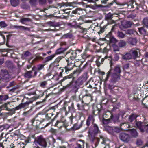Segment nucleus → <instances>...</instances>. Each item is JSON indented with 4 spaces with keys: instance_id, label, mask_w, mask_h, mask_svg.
<instances>
[{
    "instance_id": "obj_1",
    "label": "nucleus",
    "mask_w": 148,
    "mask_h": 148,
    "mask_svg": "<svg viewBox=\"0 0 148 148\" xmlns=\"http://www.w3.org/2000/svg\"><path fill=\"white\" fill-rule=\"evenodd\" d=\"M93 127L94 130H92L90 128H89L88 131V136L91 142L95 145V147L97 146L99 142L100 141L102 145L105 146H108L110 143V141L108 139L102 136H100V139L95 137L96 135L100 132L99 130L98 125L95 123L93 124Z\"/></svg>"
},
{
    "instance_id": "obj_2",
    "label": "nucleus",
    "mask_w": 148,
    "mask_h": 148,
    "mask_svg": "<svg viewBox=\"0 0 148 148\" xmlns=\"http://www.w3.org/2000/svg\"><path fill=\"white\" fill-rule=\"evenodd\" d=\"M27 99L26 97H24L22 100V103L16 107V109L20 110L24 108H27L29 104L32 103L33 101L29 100L25 102Z\"/></svg>"
},
{
    "instance_id": "obj_3",
    "label": "nucleus",
    "mask_w": 148,
    "mask_h": 148,
    "mask_svg": "<svg viewBox=\"0 0 148 148\" xmlns=\"http://www.w3.org/2000/svg\"><path fill=\"white\" fill-rule=\"evenodd\" d=\"M81 25V23H77L76 21H74L72 23H69V25L71 27L75 28H80V32L83 34H85L87 33L88 31L89 30V28H84L82 27H81L80 26V25Z\"/></svg>"
},
{
    "instance_id": "obj_4",
    "label": "nucleus",
    "mask_w": 148,
    "mask_h": 148,
    "mask_svg": "<svg viewBox=\"0 0 148 148\" xmlns=\"http://www.w3.org/2000/svg\"><path fill=\"white\" fill-rule=\"evenodd\" d=\"M33 145H39L43 147H45L47 146V143L45 140L41 136H38L34 142Z\"/></svg>"
},
{
    "instance_id": "obj_5",
    "label": "nucleus",
    "mask_w": 148,
    "mask_h": 148,
    "mask_svg": "<svg viewBox=\"0 0 148 148\" xmlns=\"http://www.w3.org/2000/svg\"><path fill=\"white\" fill-rule=\"evenodd\" d=\"M119 138L121 141L125 143H128L131 141V138L129 135L124 132L119 134Z\"/></svg>"
},
{
    "instance_id": "obj_6",
    "label": "nucleus",
    "mask_w": 148,
    "mask_h": 148,
    "mask_svg": "<svg viewBox=\"0 0 148 148\" xmlns=\"http://www.w3.org/2000/svg\"><path fill=\"white\" fill-rule=\"evenodd\" d=\"M0 76L3 80L6 82L9 81L11 78L8 71L5 70H1Z\"/></svg>"
},
{
    "instance_id": "obj_7",
    "label": "nucleus",
    "mask_w": 148,
    "mask_h": 148,
    "mask_svg": "<svg viewBox=\"0 0 148 148\" xmlns=\"http://www.w3.org/2000/svg\"><path fill=\"white\" fill-rule=\"evenodd\" d=\"M37 72L35 70L34 68H32V70L27 71L25 74L24 76L27 78H30L36 77L37 75Z\"/></svg>"
},
{
    "instance_id": "obj_8",
    "label": "nucleus",
    "mask_w": 148,
    "mask_h": 148,
    "mask_svg": "<svg viewBox=\"0 0 148 148\" xmlns=\"http://www.w3.org/2000/svg\"><path fill=\"white\" fill-rule=\"evenodd\" d=\"M87 78V74H84L78 78L76 81V83L79 85H82L86 82Z\"/></svg>"
},
{
    "instance_id": "obj_9",
    "label": "nucleus",
    "mask_w": 148,
    "mask_h": 148,
    "mask_svg": "<svg viewBox=\"0 0 148 148\" xmlns=\"http://www.w3.org/2000/svg\"><path fill=\"white\" fill-rule=\"evenodd\" d=\"M2 146V148H14L15 147L13 143H11L10 147L8 145L10 144V141L7 139L4 140L2 143H0Z\"/></svg>"
},
{
    "instance_id": "obj_10",
    "label": "nucleus",
    "mask_w": 148,
    "mask_h": 148,
    "mask_svg": "<svg viewBox=\"0 0 148 148\" xmlns=\"http://www.w3.org/2000/svg\"><path fill=\"white\" fill-rule=\"evenodd\" d=\"M112 32H110L107 34L106 36V40L109 41L110 43H115L117 42V40L114 37L112 36Z\"/></svg>"
},
{
    "instance_id": "obj_11",
    "label": "nucleus",
    "mask_w": 148,
    "mask_h": 148,
    "mask_svg": "<svg viewBox=\"0 0 148 148\" xmlns=\"http://www.w3.org/2000/svg\"><path fill=\"white\" fill-rule=\"evenodd\" d=\"M86 94L83 96V99L85 102H89L92 100V95L87 92L86 90H85Z\"/></svg>"
},
{
    "instance_id": "obj_12",
    "label": "nucleus",
    "mask_w": 148,
    "mask_h": 148,
    "mask_svg": "<svg viewBox=\"0 0 148 148\" xmlns=\"http://www.w3.org/2000/svg\"><path fill=\"white\" fill-rule=\"evenodd\" d=\"M95 120L93 116L92 115H89L86 121V125L88 127L91 124L93 125V124H94V123Z\"/></svg>"
},
{
    "instance_id": "obj_13",
    "label": "nucleus",
    "mask_w": 148,
    "mask_h": 148,
    "mask_svg": "<svg viewBox=\"0 0 148 148\" xmlns=\"http://www.w3.org/2000/svg\"><path fill=\"white\" fill-rule=\"evenodd\" d=\"M120 74L113 73L111 76V82L113 83L116 82L120 79Z\"/></svg>"
},
{
    "instance_id": "obj_14",
    "label": "nucleus",
    "mask_w": 148,
    "mask_h": 148,
    "mask_svg": "<svg viewBox=\"0 0 148 148\" xmlns=\"http://www.w3.org/2000/svg\"><path fill=\"white\" fill-rule=\"evenodd\" d=\"M2 108L6 110H8L9 112L8 114L9 115H12L14 114L15 112V111L18 110L16 109V107L10 110H8V108L7 107L6 104H5L3 105L2 107Z\"/></svg>"
},
{
    "instance_id": "obj_15",
    "label": "nucleus",
    "mask_w": 148,
    "mask_h": 148,
    "mask_svg": "<svg viewBox=\"0 0 148 148\" xmlns=\"http://www.w3.org/2000/svg\"><path fill=\"white\" fill-rule=\"evenodd\" d=\"M59 5L60 6V8H61V10L64 11L65 13H66L68 14H69V13L70 12L69 11V8H67L65 9L62 8L64 6H67L69 5V3H59Z\"/></svg>"
},
{
    "instance_id": "obj_16",
    "label": "nucleus",
    "mask_w": 148,
    "mask_h": 148,
    "mask_svg": "<svg viewBox=\"0 0 148 148\" xmlns=\"http://www.w3.org/2000/svg\"><path fill=\"white\" fill-rule=\"evenodd\" d=\"M74 65V63L71 62L70 63H68L67 65L64 68L65 70V73L68 74L69 71L73 69Z\"/></svg>"
},
{
    "instance_id": "obj_17",
    "label": "nucleus",
    "mask_w": 148,
    "mask_h": 148,
    "mask_svg": "<svg viewBox=\"0 0 148 148\" xmlns=\"http://www.w3.org/2000/svg\"><path fill=\"white\" fill-rule=\"evenodd\" d=\"M12 28L13 29H19L21 30L30 31V28L25 27L23 26L14 25L12 27Z\"/></svg>"
},
{
    "instance_id": "obj_18",
    "label": "nucleus",
    "mask_w": 148,
    "mask_h": 148,
    "mask_svg": "<svg viewBox=\"0 0 148 148\" xmlns=\"http://www.w3.org/2000/svg\"><path fill=\"white\" fill-rule=\"evenodd\" d=\"M145 123L141 122L140 121L136 122V125L140 130L141 132H144V129L143 128L144 125H145Z\"/></svg>"
},
{
    "instance_id": "obj_19",
    "label": "nucleus",
    "mask_w": 148,
    "mask_h": 148,
    "mask_svg": "<svg viewBox=\"0 0 148 148\" xmlns=\"http://www.w3.org/2000/svg\"><path fill=\"white\" fill-rule=\"evenodd\" d=\"M42 119V120L40 119H38L36 120H34V119H32L31 121L32 125L35 126H37L44 121V119Z\"/></svg>"
},
{
    "instance_id": "obj_20",
    "label": "nucleus",
    "mask_w": 148,
    "mask_h": 148,
    "mask_svg": "<svg viewBox=\"0 0 148 148\" xmlns=\"http://www.w3.org/2000/svg\"><path fill=\"white\" fill-rule=\"evenodd\" d=\"M77 51H72V52L71 53L70 58H67V59H66V61L69 62L70 60H73L75 59L77 57Z\"/></svg>"
},
{
    "instance_id": "obj_21",
    "label": "nucleus",
    "mask_w": 148,
    "mask_h": 148,
    "mask_svg": "<svg viewBox=\"0 0 148 148\" xmlns=\"http://www.w3.org/2000/svg\"><path fill=\"white\" fill-rule=\"evenodd\" d=\"M78 141L81 142V143H76L73 148H84V141L81 140H79Z\"/></svg>"
},
{
    "instance_id": "obj_22",
    "label": "nucleus",
    "mask_w": 148,
    "mask_h": 148,
    "mask_svg": "<svg viewBox=\"0 0 148 148\" xmlns=\"http://www.w3.org/2000/svg\"><path fill=\"white\" fill-rule=\"evenodd\" d=\"M68 48V47H66L64 48H60L56 51L55 53L56 54H60L63 53Z\"/></svg>"
},
{
    "instance_id": "obj_23",
    "label": "nucleus",
    "mask_w": 148,
    "mask_h": 148,
    "mask_svg": "<svg viewBox=\"0 0 148 148\" xmlns=\"http://www.w3.org/2000/svg\"><path fill=\"white\" fill-rule=\"evenodd\" d=\"M132 24V22L130 21H124L122 23V25L124 27L127 28L130 27Z\"/></svg>"
},
{
    "instance_id": "obj_24",
    "label": "nucleus",
    "mask_w": 148,
    "mask_h": 148,
    "mask_svg": "<svg viewBox=\"0 0 148 148\" xmlns=\"http://www.w3.org/2000/svg\"><path fill=\"white\" fill-rule=\"evenodd\" d=\"M130 132L131 136L133 137L136 138L138 136V134L135 129H133L130 130Z\"/></svg>"
},
{
    "instance_id": "obj_25",
    "label": "nucleus",
    "mask_w": 148,
    "mask_h": 148,
    "mask_svg": "<svg viewBox=\"0 0 148 148\" xmlns=\"http://www.w3.org/2000/svg\"><path fill=\"white\" fill-rule=\"evenodd\" d=\"M47 24L50 27H54L59 26L60 25V24L58 23L55 21H48L47 22Z\"/></svg>"
},
{
    "instance_id": "obj_26",
    "label": "nucleus",
    "mask_w": 148,
    "mask_h": 148,
    "mask_svg": "<svg viewBox=\"0 0 148 148\" xmlns=\"http://www.w3.org/2000/svg\"><path fill=\"white\" fill-rule=\"evenodd\" d=\"M83 10L80 8H79L76 9L72 12V13L75 14H78L79 15L82 14L83 13Z\"/></svg>"
},
{
    "instance_id": "obj_27",
    "label": "nucleus",
    "mask_w": 148,
    "mask_h": 148,
    "mask_svg": "<svg viewBox=\"0 0 148 148\" xmlns=\"http://www.w3.org/2000/svg\"><path fill=\"white\" fill-rule=\"evenodd\" d=\"M114 14H112L109 12L105 15V19L107 21L111 20L113 17V15Z\"/></svg>"
},
{
    "instance_id": "obj_28",
    "label": "nucleus",
    "mask_w": 148,
    "mask_h": 148,
    "mask_svg": "<svg viewBox=\"0 0 148 148\" xmlns=\"http://www.w3.org/2000/svg\"><path fill=\"white\" fill-rule=\"evenodd\" d=\"M129 43L132 45H135L137 42L136 39V38H130L129 39Z\"/></svg>"
},
{
    "instance_id": "obj_29",
    "label": "nucleus",
    "mask_w": 148,
    "mask_h": 148,
    "mask_svg": "<svg viewBox=\"0 0 148 148\" xmlns=\"http://www.w3.org/2000/svg\"><path fill=\"white\" fill-rule=\"evenodd\" d=\"M138 116L136 114H132L129 116L128 121L130 122H132Z\"/></svg>"
},
{
    "instance_id": "obj_30",
    "label": "nucleus",
    "mask_w": 148,
    "mask_h": 148,
    "mask_svg": "<svg viewBox=\"0 0 148 148\" xmlns=\"http://www.w3.org/2000/svg\"><path fill=\"white\" fill-rule=\"evenodd\" d=\"M132 53V56L134 58L137 57L138 56V53H139L140 51L138 49L136 50H132L131 51Z\"/></svg>"
},
{
    "instance_id": "obj_31",
    "label": "nucleus",
    "mask_w": 148,
    "mask_h": 148,
    "mask_svg": "<svg viewBox=\"0 0 148 148\" xmlns=\"http://www.w3.org/2000/svg\"><path fill=\"white\" fill-rule=\"evenodd\" d=\"M73 77V75L72 74H71L68 75L64 77L60 81V83H61L66 80L72 78Z\"/></svg>"
},
{
    "instance_id": "obj_32",
    "label": "nucleus",
    "mask_w": 148,
    "mask_h": 148,
    "mask_svg": "<svg viewBox=\"0 0 148 148\" xmlns=\"http://www.w3.org/2000/svg\"><path fill=\"white\" fill-rule=\"evenodd\" d=\"M132 58V56L130 53H127L122 56V58L125 60H129Z\"/></svg>"
},
{
    "instance_id": "obj_33",
    "label": "nucleus",
    "mask_w": 148,
    "mask_h": 148,
    "mask_svg": "<svg viewBox=\"0 0 148 148\" xmlns=\"http://www.w3.org/2000/svg\"><path fill=\"white\" fill-rule=\"evenodd\" d=\"M121 72V71L120 70V66H115L114 69V73H113L120 74Z\"/></svg>"
},
{
    "instance_id": "obj_34",
    "label": "nucleus",
    "mask_w": 148,
    "mask_h": 148,
    "mask_svg": "<svg viewBox=\"0 0 148 148\" xmlns=\"http://www.w3.org/2000/svg\"><path fill=\"white\" fill-rule=\"evenodd\" d=\"M19 85H16V86H14L12 88L9 90V92L10 93L15 92L16 90L19 88Z\"/></svg>"
},
{
    "instance_id": "obj_35",
    "label": "nucleus",
    "mask_w": 148,
    "mask_h": 148,
    "mask_svg": "<svg viewBox=\"0 0 148 148\" xmlns=\"http://www.w3.org/2000/svg\"><path fill=\"white\" fill-rule=\"evenodd\" d=\"M104 129L109 133L111 134L113 133V128L112 127L108 126H105Z\"/></svg>"
},
{
    "instance_id": "obj_36",
    "label": "nucleus",
    "mask_w": 148,
    "mask_h": 148,
    "mask_svg": "<svg viewBox=\"0 0 148 148\" xmlns=\"http://www.w3.org/2000/svg\"><path fill=\"white\" fill-rule=\"evenodd\" d=\"M55 54H53L45 58V62H47L51 60L55 57Z\"/></svg>"
},
{
    "instance_id": "obj_37",
    "label": "nucleus",
    "mask_w": 148,
    "mask_h": 148,
    "mask_svg": "<svg viewBox=\"0 0 148 148\" xmlns=\"http://www.w3.org/2000/svg\"><path fill=\"white\" fill-rule=\"evenodd\" d=\"M31 20L29 18H23L20 20V22L22 24H25L26 22H30Z\"/></svg>"
},
{
    "instance_id": "obj_38",
    "label": "nucleus",
    "mask_w": 148,
    "mask_h": 148,
    "mask_svg": "<svg viewBox=\"0 0 148 148\" xmlns=\"http://www.w3.org/2000/svg\"><path fill=\"white\" fill-rule=\"evenodd\" d=\"M11 5L14 7L17 6L18 4V0H10Z\"/></svg>"
},
{
    "instance_id": "obj_39",
    "label": "nucleus",
    "mask_w": 148,
    "mask_h": 148,
    "mask_svg": "<svg viewBox=\"0 0 148 148\" xmlns=\"http://www.w3.org/2000/svg\"><path fill=\"white\" fill-rule=\"evenodd\" d=\"M10 126L7 124H4L0 126V130L2 131L4 129H8Z\"/></svg>"
},
{
    "instance_id": "obj_40",
    "label": "nucleus",
    "mask_w": 148,
    "mask_h": 148,
    "mask_svg": "<svg viewBox=\"0 0 148 148\" xmlns=\"http://www.w3.org/2000/svg\"><path fill=\"white\" fill-rule=\"evenodd\" d=\"M8 96L7 95H0V100L1 101H5L8 99Z\"/></svg>"
},
{
    "instance_id": "obj_41",
    "label": "nucleus",
    "mask_w": 148,
    "mask_h": 148,
    "mask_svg": "<svg viewBox=\"0 0 148 148\" xmlns=\"http://www.w3.org/2000/svg\"><path fill=\"white\" fill-rule=\"evenodd\" d=\"M44 65L43 64H38L36 68V69L35 67H34L35 69V70L37 71H40L44 68Z\"/></svg>"
},
{
    "instance_id": "obj_42",
    "label": "nucleus",
    "mask_w": 148,
    "mask_h": 148,
    "mask_svg": "<svg viewBox=\"0 0 148 148\" xmlns=\"http://www.w3.org/2000/svg\"><path fill=\"white\" fill-rule=\"evenodd\" d=\"M100 58V57H98L96 61V64L98 66H99L101 64H102L103 62L104 59L103 58H102L101 60V62H99V60Z\"/></svg>"
},
{
    "instance_id": "obj_43",
    "label": "nucleus",
    "mask_w": 148,
    "mask_h": 148,
    "mask_svg": "<svg viewBox=\"0 0 148 148\" xmlns=\"http://www.w3.org/2000/svg\"><path fill=\"white\" fill-rule=\"evenodd\" d=\"M126 44V42L125 41L122 40L119 42L118 45L119 47H123L125 46Z\"/></svg>"
},
{
    "instance_id": "obj_44",
    "label": "nucleus",
    "mask_w": 148,
    "mask_h": 148,
    "mask_svg": "<svg viewBox=\"0 0 148 148\" xmlns=\"http://www.w3.org/2000/svg\"><path fill=\"white\" fill-rule=\"evenodd\" d=\"M144 25L147 27H148V17L145 18L143 20Z\"/></svg>"
},
{
    "instance_id": "obj_45",
    "label": "nucleus",
    "mask_w": 148,
    "mask_h": 148,
    "mask_svg": "<svg viewBox=\"0 0 148 148\" xmlns=\"http://www.w3.org/2000/svg\"><path fill=\"white\" fill-rule=\"evenodd\" d=\"M29 141L27 140H26L24 142H21L19 143L20 147L22 148H25V146L29 143Z\"/></svg>"
},
{
    "instance_id": "obj_46",
    "label": "nucleus",
    "mask_w": 148,
    "mask_h": 148,
    "mask_svg": "<svg viewBox=\"0 0 148 148\" xmlns=\"http://www.w3.org/2000/svg\"><path fill=\"white\" fill-rule=\"evenodd\" d=\"M117 36L119 38H123L125 36V34L121 32L118 31L117 32Z\"/></svg>"
},
{
    "instance_id": "obj_47",
    "label": "nucleus",
    "mask_w": 148,
    "mask_h": 148,
    "mask_svg": "<svg viewBox=\"0 0 148 148\" xmlns=\"http://www.w3.org/2000/svg\"><path fill=\"white\" fill-rule=\"evenodd\" d=\"M69 108V111L71 112H74L75 111L74 108V105L72 103L70 106H69L68 107Z\"/></svg>"
},
{
    "instance_id": "obj_48",
    "label": "nucleus",
    "mask_w": 148,
    "mask_h": 148,
    "mask_svg": "<svg viewBox=\"0 0 148 148\" xmlns=\"http://www.w3.org/2000/svg\"><path fill=\"white\" fill-rule=\"evenodd\" d=\"M112 70V68H111L109 71L107 73L106 77L105 79V82H107L108 80L109 77L111 74Z\"/></svg>"
},
{
    "instance_id": "obj_49",
    "label": "nucleus",
    "mask_w": 148,
    "mask_h": 148,
    "mask_svg": "<svg viewBox=\"0 0 148 148\" xmlns=\"http://www.w3.org/2000/svg\"><path fill=\"white\" fill-rule=\"evenodd\" d=\"M139 31V32L143 34H146V30L143 28L141 27L138 28Z\"/></svg>"
},
{
    "instance_id": "obj_50",
    "label": "nucleus",
    "mask_w": 148,
    "mask_h": 148,
    "mask_svg": "<svg viewBox=\"0 0 148 148\" xmlns=\"http://www.w3.org/2000/svg\"><path fill=\"white\" fill-rule=\"evenodd\" d=\"M143 144V142L142 140L140 139H137L136 142V144L138 146L141 145Z\"/></svg>"
},
{
    "instance_id": "obj_51",
    "label": "nucleus",
    "mask_w": 148,
    "mask_h": 148,
    "mask_svg": "<svg viewBox=\"0 0 148 148\" xmlns=\"http://www.w3.org/2000/svg\"><path fill=\"white\" fill-rule=\"evenodd\" d=\"M8 25L4 21L0 22V27L1 28H5Z\"/></svg>"
},
{
    "instance_id": "obj_52",
    "label": "nucleus",
    "mask_w": 148,
    "mask_h": 148,
    "mask_svg": "<svg viewBox=\"0 0 148 148\" xmlns=\"http://www.w3.org/2000/svg\"><path fill=\"white\" fill-rule=\"evenodd\" d=\"M72 37V36L69 33H67L66 34H64L62 37V38H71Z\"/></svg>"
},
{
    "instance_id": "obj_53",
    "label": "nucleus",
    "mask_w": 148,
    "mask_h": 148,
    "mask_svg": "<svg viewBox=\"0 0 148 148\" xmlns=\"http://www.w3.org/2000/svg\"><path fill=\"white\" fill-rule=\"evenodd\" d=\"M143 128L144 129V132L146 131V132H148V124L147 123H145Z\"/></svg>"
},
{
    "instance_id": "obj_54",
    "label": "nucleus",
    "mask_w": 148,
    "mask_h": 148,
    "mask_svg": "<svg viewBox=\"0 0 148 148\" xmlns=\"http://www.w3.org/2000/svg\"><path fill=\"white\" fill-rule=\"evenodd\" d=\"M47 81H43L40 83V86L42 88L45 87L47 84Z\"/></svg>"
},
{
    "instance_id": "obj_55",
    "label": "nucleus",
    "mask_w": 148,
    "mask_h": 148,
    "mask_svg": "<svg viewBox=\"0 0 148 148\" xmlns=\"http://www.w3.org/2000/svg\"><path fill=\"white\" fill-rule=\"evenodd\" d=\"M120 131V129L119 127H115L113 128V133L116 132V133L119 132Z\"/></svg>"
},
{
    "instance_id": "obj_56",
    "label": "nucleus",
    "mask_w": 148,
    "mask_h": 148,
    "mask_svg": "<svg viewBox=\"0 0 148 148\" xmlns=\"http://www.w3.org/2000/svg\"><path fill=\"white\" fill-rule=\"evenodd\" d=\"M63 58L64 57L62 56H59L55 60L54 62H58L60 60Z\"/></svg>"
},
{
    "instance_id": "obj_57",
    "label": "nucleus",
    "mask_w": 148,
    "mask_h": 148,
    "mask_svg": "<svg viewBox=\"0 0 148 148\" xmlns=\"http://www.w3.org/2000/svg\"><path fill=\"white\" fill-rule=\"evenodd\" d=\"M103 124H107L110 122V120L109 119H105L104 118L103 119Z\"/></svg>"
},
{
    "instance_id": "obj_58",
    "label": "nucleus",
    "mask_w": 148,
    "mask_h": 148,
    "mask_svg": "<svg viewBox=\"0 0 148 148\" xmlns=\"http://www.w3.org/2000/svg\"><path fill=\"white\" fill-rule=\"evenodd\" d=\"M16 85V84L15 82L14 81H12L10 82L9 83V85L8 86V87H12L13 86H14Z\"/></svg>"
},
{
    "instance_id": "obj_59",
    "label": "nucleus",
    "mask_w": 148,
    "mask_h": 148,
    "mask_svg": "<svg viewBox=\"0 0 148 148\" xmlns=\"http://www.w3.org/2000/svg\"><path fill=\"white\" fill-rule=\"evenodd\" d=\"M60 45L61 47H68V46L67 45L66 43L65 42H61L60 43Z\"/></svg>"
},
{
    "instance_id": "obj_60",
    "label": "nucleus",
    "mask_w": 148,
    "mask_h": 148,
    "mask_svg": "<svg viewBox=\"0 0 148 148\" xmlns=\"http://www.w3.org/2000/svg\"><path fill=\"white\" fill-rule=\"evenodd\" d=\"M126 33L127 34L131 35L133 34V32L132 30L129 29L126 31Z\"/></svg>"
},
{
    "instance_id": "obj_61",
    "label": "nucleus",
    "mask_w": 148,
    "mask_h": 148,
    "mask_svg": "<svg viewBox=\"0 0 148 148\" xmlns=\"http://www.w3.org/2000/svg\"><path fill=\"white\" fill-rule=\"evenodd\" d=\"M119 55L118 54H116L114 56V60L115 61H117L119 60Z\"/></svg>"
},
{
    "instance_id": "obj_62",
    "label": "nucleus",
    "mask_w": 148,
    "mask_h": 148,
    "mask_svg": "<svg viewBox=\"0 0 148 148\" xmlns=\"http://www.w3.org/2000/svg\"><path fill=\"white\" fill-rule=\"evenodd\" d=\"M104 31V28L103 27H100V30L98 32L99 34H100L103 32Z\"/></svg>"
},
{
    "instance_id": "obj_63",
    "label": "nucleus",
    "mask_w": 148,
    "mask_h": 148,
    "mask_svg": "<svg viewBox=\"0 0 148 148\" xmlns=\"http://www.w3.org/2000/svg\"><path fill=\"white\" fill-rule=\"evenodd\" d=\"M123 126L127 128H128L129 127V125L126 123H123L121 124V127H123Z\"/></svg>"
},
{
    "instance_id": "obj_64",
    "label": "nucleus",
    "mask_w": 148,
    "mask_h": 148,
    "mask_svg": "<svg viewBox=\"0 0 148 148\" xmlns=\"http://www.w3.org/2000/svg\"><path fill=\"white\" fill-rule=\"evenodd\" d=\"M30 112H31V111L29 110L27 112H24L23 113V115L24 116H26L27 115H28L29 114V113Z\"/></svg>"
}]
</instances>
